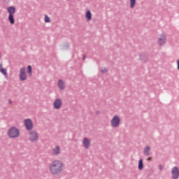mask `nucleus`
<instances>
[{"label": "nucleus", "instance_id": "1", "mask_svg": "<svg viewBox=\"0 0 179 179\" xmlns=\"http://www.w3.org/2000/svg\"><path fill=\"white\" fill-rule=\"evenodd\" d=\"M49 171L52 176H58L64 171V163L61 160H53L48 166Z\"/></svg>", "mask_w": 179, "mask_h": 179}, {"label": "nucleus", "instance_id": "17", "mask_svg": "<svg viewBox=\"0 0 179 179\" xmlns=\"http://www.w3.org/2000/svg\"><path fill=\"white\" fill-rule=\"evenodd\" d=\"M136 4V0H130V8L134 9L135 8V5Z\"/></svg>", "mask_w": 179, "mask_h": 179}, {"label": "nucleus", "instance_id": "11", "mask_svg": "<svg viewBox=\"0 0 179 179\" xmlns=\"http://www.w3.org/2000/svg\"><path fill=\"white\" fill-rule=\"evenodd\" d=\"M83 146L85 149H89V148H90V139L84 138L83 140Z\"/></svg>", "mask_w": 179, "mask_h": 179}, {"label": "nucleus", "instance_id": "21", "mask_svg": "<svg viewBox=\"0 0 179 179\" xmlns=\"http://www.w3.org/2000/svg\"><path fill=\"white\" fill-rule=\"evenodd\" d=\"M101 72L102 73H106V72H107L106 69H101Z\"/></svg>", "mask_w": 179, "mask_h": 179}, {"label": "nucleus", "instance_id": "19", "mask_svg": "<svg viewBox=\"0 0 179 179\" xmlns=\"http://www.w3.org/2000/svg\"><path fill=\"white\" fill-rule=\"evenodd\" d=\"M51 22V19L48 15H45V23H50Z\"/></svg>", "mask_w": 179, "mask_h": 179}, {"label": "nucleus", "instance_id": "8", "mask_svg": "<svg viewBox=\"0 0 179 179\" xmlns=\"http://www.w3.org/2000/svg\"><path fill=\"white\" fill-rule=\"evenodd\" d=\"M29 141L31 142H36L38 141V134L36 131H31L29 134Z\"/></svg>", "mask_w": 179, "mask_h": 179}, {"label": "nucleus", "instance_id": "7", "mask_svg": "<svg viewBox=\"0 0 179 179\" xmlns=\"http://www.w3.org/2000/svg\"><path fill=\"white\" fill-rule=\"evenodd\" d=\"M20 80H27V75L26 74V68L22 67L20 69Z\"/></svg>", "mask_w": 179, "mask_h": 179}, {"label": "nucleus", "instance_id": "3", "mask_svg": "<svg viewBox=\"0 0 179 179\" xmlns=\"http://www.w3.org/2000/svg\"><path fill=\"white\" fill-rule=\"evenodd\" d=\"M7 134L9 138H17L19 135H20V132L19 131V129L16 127L10 128Z\"/></svg>", "mask_w": 179, "mask_h": 179}, {"label": "nucleus", "instance_id": "12", "mask_svg": "<svg viewBox=\"0 0 179 179\" xmlns=\"http://www.w3.org/2000/svg\"><path fill=\"white\" fill-rule=\"evenodd\" d=\"M52 155H58L61 153V147L56 145L52 150Z\"/></svg>", "mask_w": 179, "mask_h": 179}, {"label": "nucleus", "instance_id": "16", "mask_svg": "<svg viewBox=\"0 0 179 179\" xmlns=\"http://www.w3.org/2000/svg\"><path fill=\"white\" fill-rule=\"evenodd\" d=\"M150 147L149 146H146L144 149V155L145 156H149V155H150Z\"/></svg>", "mask_w": 179, "mask_h": 179}, {"label": "nucleus", "instance_id": "14", "mask_svg": "<svg viewBox=\"0 0 179 179\" xmlns=\"http://www.w3.org/2000/svg\"><path fill=\"white\" fill-rule=\"evenodd\" d=\"M58 87L61 90H64L65 89V83L62 80H59L58 82Z\"/></svg>", "mask_w": 179, "mask_h": 179}, {"label": "nucleus", "instance_id": "13", "mask_svg": "<svg viewBox=\"0 0 179 179\" xmlns=\"http://www.w3.org/2000/svg\"><path fill=\"white\" fill-rule=\"evenodd\" d=\"M85 19L87 22H90V20H92V12H90V10H87L85 13Z\"/></svg>", "mask_w": 179, "mask_h": 179}, {"label": "nucleus", "instance_id": "27", "mask_svg": "<svg viewBox=\"0 0 179 179\" xmlns=\"http://www.w3.org/2000/svg\"><path fill=\"white\" fill-rule=\"evenodd\" d=\"M0 58H1V52H0Z\"/></svg>", "mask_w": 179, "mask_h": 179}, {"label": "nucleus", "instance_id": "22", "mask_svg": "<svg viewBox=\"0 0 179 179\" xmlns=\"http://www.w3.org/2000/svg\"><path fill=\"white\" fill-rule=\"evenodd\" d=\"M159 170H163V166L159 165Z\"/></svg>", "mask_w": 179, "mask_h": 179}, {"label": "nucleus", "instance_id": "10", "mask_svg": "<svg viewBox=\"0 0 179 179\" xmlns=\"http://www.w3.org/2000/svg\"><path fill=\"white\" fill-rule=\"evenodd\" d=\"M158 44L159 45H164L166 44V35L161 34L158 37Z\"/></svg>", "mask_w": 179, "mask_h": 179}, {"label": "nucleus", "instance_id": "23", "mask_svg": "<svg viewBox=\"0 0 179 179\" xmlns=\"http://www.w3.org/2000/svg\"><path fill=\"white\" fill-rule=\"evenodd\" d=\"M177 64H178V69H179V60H177Z\"/></svg>", "mask_w": 179, "mask_h": 179}, {"label": "nucleus", "instance_id": "9", "mask_svg": "<svg viewBox=\"0 0 179 179\" xmlns=\"http://www.w3.org/2000/svg\"><path fill=\"white\" fill-rule=\"evenodd\" d=\"M171 173H172V178L173 179H177L179 177V170L178 167L175 166L171 170Z\"/></svg>", "mask_w": 179, "mask_h": 179}, {"label": "nucleus", "instance_id": "4", "mask_svg": "<svg viewBox=\"0 0 179 179\" xmlns=\"http://www.w3.org/2000/svg\"><path fill=\"white\" fill-rule=\"evenodd\" d=\"M120 124H121V119L120 118V116H113L112 120H110L111 127L113 128H118V127H120Z\"/></svg>", "mask_w": 179, "mask_h": 179}, {"label": "nucleus", "instance_id": "2", "mask_svg": "<svg viewBox=\"0 0 179 179\" xmlns=\"http://www.w3.org/2000/svg\"><path fill=\"white\" fill-rule=\"evenodd\" d=\"M8 13V20L10 24H15V13H16V8L15 6H8L7 8Z\"/></svg>", "mask_w": 179, "mask_h": 179}, {"label": "nucleus", "instance_id": "5", "mask_svg": "<svg viewBox=\"0 0 179 179\" xmlns=\"http://www.w3.org/2000/svg\"><path fill=\"white\" fill-rule=\"evenodd\" d=\"M24 124L27 131H31V129H33V121H31L30 119H25L24 120Z\"/></svg>", "mask_w": 179, "mask_h": 179}, {"label": "nucleus", "instance_id": "24", "mask_svg": "<svg viewBox=\"0 0 179 179\" xmlns=\"http://www.w3.org/2000/svg\"><path fill=\"white\" fill-rule=\"evenodd\" d=\"M147 160H148V162H149V160H152V157H148V158L147 159Z\"/></svg>", "mask_w": 179, "mask_h": 179}, {"label": "nucleus", "instance_id": "15", "mask_svg": "<svg viewBox=\"0 0 179 179\" xmlns=\"http://www.w3.org/2000/svg\"><path fill=\"white\" fill-rule=\"evenodd\" d=\"M0 72L1 73H2L3 75H4V76H8V71H6V69H4L2 66V63L0 64Z\"/></svg>", "mask_w": 179, "mask_h": 179}, {"label": "nucleus", "instance_id": "20", "mask_svg": "<svg viewBox=\"0 0 179 179\" xmlns=\"http://www.w3.org/2000/svg\"><path fill=\"white\" fill-rule=\"evenodd\" d=\"M27 73L29 75V76H31V66H28L27 67Z\"/></svg>", "mask_w": 179, "mask_h": 179}, {"label": "nucleus", "instance_id": "25", "mask_svg": "<svg viewBox=\"0 0 179 179\" xmlns=\"http://www.w3.org/2000/svg\"><path fill=\"white\" fill-rule=\"evenodd\" d=\"M8 101H9L10 104H12V100L11 99H9Z\"/></svg>", "mask_w": 179, "mask_h": 179}, {"label": "nucleus", "instance_id": "18", "mask_svg": "<svg viewBox=\"0 0 179 179\" xmlns=\"http://www.w3.org/2000/svg\"><path fill=\"white\" fill-rule=\"evenodd\" d=\"M138 169L139 170L143 169V161L142 159H140L138 161Z\"/></svg>", "mask_w": 179, "mask_h": 179}, {"label": "nucleus", "instance_id": "26", "mask_svg": "<svg viewBox=\"0 0 179 179\" xmlns=\"http://www.w3.org/2000/svg\"><path fill=\"white\" fill-rule=\"evenodd\" d=\"M83 59H85V56L83 57Z\"/></svg>", "mask_w": 179, "mask_h": 179}, {"label": "nucleus", "instance_id": "6", "mask_svg": "<svg viewBox=\"0 0 179 179\" xmlns=\"http://www.w3.org/2000/svg\"><path fill=\"white\" fill-rule=\"evenodd\" d=\"M61 107H62V100L57 98L53 102V108H55V110H60Z\"/></svg>", "mask_w": 179, "mask_h": 179}]
</instances>
